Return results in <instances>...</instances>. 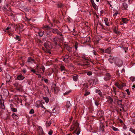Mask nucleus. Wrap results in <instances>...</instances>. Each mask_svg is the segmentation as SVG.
Wrapping results in <instances>:
<instances>
[{"instance_id": "obj_1", "label": "nucleus", "mask_w": 135, "mask_h": 135, "mask_svg": "<svg viewBox=\"0 0 135 135\" xmlns=\"http://www.w3.org/2000/svg\"><path fill=\"white\" fill-rule=\"evenodd\" d=\"M14 86L16 87V90L19 91H21L23 88L22 85L19 84L18 81H16L13 84Z\"/></svg>"}, {"instance_id": "obj_2", "label": "nucleus", "mask_w": 135, "mask_h": 135, "mask_svg": "<svg viewBox=\"0 0 135 135\" xmlns=\"http://www.w3.org/2000/svg\"><path fill=\"white\" fill-rule=\"evenodd\" d=\"M115 63L118 66L120 67L122 66L123 65V61L121 59L117 58L115 59Z\"/></svg>"}, {"instance_id": "obj_3", "label": "nucleus", "mask_w": 135, "mask_h": 135, "mask_svg": "<svg viewBox=\"0 0 135 135\" xmlns=\"http://www.w3.org/2000/svg\"><path fill=\"white\" fill-rule=\"evenodd\" d=\"M115 85L117 86L119 89H122L124 86H126V84L125 83H123L121 82L120 83H116L115 84Z\"/></svg>"}, {"instance_id": "obj_4", "label": "nucleus", "mask_w": 135, "mask_h": 135, "mask_svg": "<svg viewBox=\"0 0 135 135\" xmlns=\"http://www.w3.org/2000/svg\"><path fill=\"white\" fill-rule=\"evenodd\" d=\"M112 76L110 74L108 73H106L105 74V76L104 79L105 81H106L110 80Z\"/></svg>"}, {"instance_id": "obj_5", "label": "nucleus", "mask_w": 135, "mask_h": 135, "mask_svg": "<svg viewBox=\"0 0 135 135\" xmlns=\"http://www.w3.org/2000/svg\"><path fill=\"white\" fill-rule=\"evenodd\" d=\"M70 56L68 54H66L65 56H63L62 58H63V61L65 62H68V59Z\"/></svg>"}, {"instance_id": "obj_6", "label": "nucleus", "mask_w": 135, "mask_h": 135, "mask_svg": "<svg viewBox=\"0 0 135 135\" xmlns=\"http://www.w3.org/2000/svg\"><path fill=\"white\" fill-rule=\"evenodd\" d=\"M42 104V103L40 101H37L36 103L35 106L38 108H39L41 107Z\"/></svg>"}, {"instance_id": "obj_7", "label": "nucleus", "mask_w": 135, "mask_h": 135, "mask_svg": "<svg viewBox=\"0 0 135 135\" xmlns=\"http://www.w3.org/2000/svg\"><path fill=\"white\" fill-rule=\"evenodd\" d=\"M27 62L31 63L35 62V60L34 59H32L31 57H29L28 58L27 60Z\"/></svg>"}, {"instance_id": "obj_8", "label": "nucleus", "mask_w": 135, "mask_h": 135, "mask_svg": "<svg viewBox=\"0 0 135 135\" xmlns=\"http://www.w3.org/2000/svg\"><path fill=\"white\" fill-rule=\"evenodd\" d=\"M25 77L21 75H19L17 76V79L19 80H22L24 79Z\"/></svg>"}, {"instance_id": "obj_9", "label": "nucleus", "mask_w": 135, "mask_h": 135, "mask_svg": "<svg viewBox=\"0 0 135 135\" xmlns=\"http://www.w3.org/2000/svg\"><path fill=\"white\" fill-rule=\"evenodd\" d=\"M104 113L103 111L100 110H99L97 114L100 117H102L104 114Z\"/></svg>"}, {"instance_id": "obj_10", "label": "nucleus", "mask_w": 135, "mask_h": 135, "mask_svg": "<svg viewBox=\"0 0 135 135\" xmlns=\"http://www.w3.org/2000/svg\"><path fill=\"white\" fill-rule=\"evenodd\" d=\"M122 20L124 23L126 24L128 21V20L126 18H122Z\"/></svg>"}, {"instance_id": "obj_11", "label": "nucleus", "mask_w": 135, "mask_h": 135, "mask_svg": "<svg viewBox=\"0 0 135 135\" xmlns=\"http://www.w3.org/2000/svg\"><path fill=\"white\" fill-rule=\"evenodd\" d=\"M11 79V76L8 74H7L6 75V80L7 82H9Z\"/></svg>"}, {"instance_id": "obj_12", "label": "nucleus", "mask_w": 135, "mask_h": 135, "mask_svg": "<svg viewBox=\"0 0 135 135\" xmlns=\"http://www.w3.org/2000/svg\"><path fill=\"white\" fill-rule=\"evenodd\" d=\"M108 60L110 63H113L114 61V57L112 56H111Z\"/></svg>"}, {"instance_id": "obj_13", "label": "nucleus", "mask_w": 135, "mask_h": 135, "mask_svg": "<svg viewBox=\"0 0 135 135\" xmlns=\"http://www.w3.org/2000/svg\"><path fill=\"white\" fill-rule=\"evenodd\" d=\"M108 101L109 104H112L113 102V99L110 96L108 97Z\"/></svg>"}, {"instance_id": "obj_14", "label": "nucleus", "mask_w": 135, "mask_h": 135, "mask_svg": "<svg viewBox=\"0 0 135 135\" xmlns=\"http://www.w3.org/2000/svg\"><path fill=\"white\" fill-rule=\"evenodd\" d=\"M111 49L110 48H108L105 50V53L110 54L111 52Z\"/></svg>"}, {"instance_id": "obj_15", "label": "nucleus", "mask_w": 135, "mask_h": 135, "mask_svg": "<svg viewBox=\"0 0 135 135\" xmlns=\"http://www.w3.org/2000/svg\"><path fill=\"white\" fill-rule=\"evenodd\" d=\"M83 86H84V87L83 88V90H84V89L85 90V91H87V88H88V85L86 84V83H84L83 84Z\"/></svg>"}, {"instance_id": "obj_16", "label": "nucleus", "mask_w": 135, "mask_h": 135, "mask_svg": "<svg viewBox=\"0 0 135 135\" xmlns=\"http://www.w3.org/2000/svg\"><path fill=\"white\" fill-rule=\"evenodd\" d=\"M78 76L77 75H76L73 77V79L74 81H76L78 80Z\"/></svg>"}, {"instance_id": "obj_17", "label": "nucleus", "mask_w": 135, "mask_h": 135, "mask_svg": "<svg viewBox=\"0 0 135 135\" xmlns=\"http://www.w3.org/2000/svg\"><path fill=\"white\" fill-rule=\"evenodd\" d=\"M12 118L15 119H16L17 118V117H18L17 115L15 113H13L12 114Z\"/></svg>"}, {"instance_id": "obj_18", "label": "nucleus", "mask_w": 135, "mask_h": 135, "mask_svg": "<svg viewBox=\"0 0 135 135\" xmlns=\"http://www.w3.org/2000/svg\"><path fill=\"white\" fill-rule=\"evenodd\" d=\"M66 49L69 53L71 52L72 51V48L68 46L66 47Z\"/></svg>"}, {"instance_id": "obj_19", "label": "nucleus", "mask_w": 135, "mask_h": 135, "mask_svg": "<svg viewBox=\"0 0 135 135\" xmlns=\"http://www.w3.org/2000/svg\"><path fill=\"white\" fill-rule=\"evenodd\" d=\"M117 104L121 106L122 105V100H117Z\"/></svg>"}, {"instance_id": "obj_20", "label": "nucleus", "mask_w": 135, "mask_h": 135, "mask_svg": "<svg viewBox=\"0 0 135 135\" xmlns=\"http://www.w3.org/2000/svg\"><path fill=\"white\" fill-rule=\"evenodd\" d=\"M104 126L103 124H101L100 126V129L102 131V132L103 131L104 129Z\"/></svg>"}, {"instance_id": "obj_21", "label": "nucleus", "mask_w": 135, "mask_h": 135, "mask_svg": "<svg viewBox=\"0 0 135 135\" xmlns=\"http://www.w3.org/2000/svg\"><path fill=\"white\" fill-rule=\"evenodd\" d=\"M43 99L45 101L46 103H47L49 101V99L47 97H44L43 98Z\"/></svg>"}, {"instance_id": "obj_22", "label": "nucleus", "mask_w": 135, "mask_h": 135, "mask_svg": "<svg viewBox=\"0 0 135 135\" xmlns=\"http://www.w3.org/2000/svg\"><path fill=\"white\" fill-rule=\"evenodd\" d=\"M93 8L96 10H97L98 9V7L95 3H93L92 4Z\"/></svg>"}, {"instance_id": "obj_23", "label": "nucleus", "mask_w": 135, "mask_h": 135, "mask_svg": "<svg viewBox=\"0 0 135 135\" xmlns=\"http://www.w3.org/2000/svg\"><path fill=\"white\" fill-rule=\"evenodd\" d=\"M51 124V123L50 121H47L46 122V125L47 127H49Z\"/></svg>"}, {"instance_id": "obj_24", "label": "nucleus", "mask_w": 135, "mask_h": 135, "mask_svg": "<svg viewBox=\"0 0 135 135\" xmlns=\"http://www.w3.org/2000/svg\"><path fill=\"white\" fill-rule=\"evenodd\" d=\"M44 31H40V32H38V35L40 36L41 37H42V36H43L44 35Z\"/></svg>"}, {"instance_id": "obj_25", "label": "nucleus", "mask_w": 135, "mask_h": 135, "mask_svg": "<svg viewBox=\"0 0 135 135\" xmlns=\"http://www.w3.org/2000/svg\"><path fill=\"white\" fill-rule=\"evenodd\" d=\"M123 6L124 8L126 9L128 7L127 4L126 3H123Z\"/></svg>"}, {"instance_id": "obj_26", "label": "nucleus", "mask_w": 135, "mask_h": 135, "mask_svg": "<svg viewBox=\"0 0 135 135\" xmlns=\"http://www.w3.org/2000/svg\"><path fill=\"white\" fill-rule=\"evenodd\" d=\"M11 110L13 112H17V109L16 108L11 107Z\"/></svg>"}, {"instance_id": "obj_27", "label": "nucleus", "mask_w": 135, "mask_h": 135, "mask_svg": "<svg viewBox=\"0 0 135 135\" xmlns=\"http://www.w3.org/2000/svg\"><path fill=\"white\" fill-rule=\"evenodd\" d=\"M130 80L132 82H133L135 81V77L131 76L130 78Z\"/></svg>"}, {"instance_id": "obj_28", "label": "nucleus", "mask_w": 135, "mask_h": 135, "mask_svg": "<svg viewBox=\"0 0 135 135\" xmlns=\"http://www.w3.org/2000/svg\"><path fill=\"white\" fill-rule=\"evenodd\" d=\"M129 131L135 134V129H133L132 128H130Z\"/></svg>"}, {"instance_id": "obj_29", "label": "nucleus", "mask_w": 135, "mask_h": 135, "mask_svg": "<svg viewBox=\"0 0 135 135\" xmlns=\"http://www.w3.org/2000/svg\"><path fill=\"white\" fill-rule=\"evenodd\" d=\"M58 8H61L62 6V4L61 3H58L57 4Z\"/></svg>"}, {"instance_id": "obj_30", "label": "nucleus", "mask_w": 135, "mask_h": 135, "mask_svg": "<svg viewBox=\"0 0 135 135\" xmlns=\"http://www.w3.org/2000/svg\"><path fill=\"white\" fill-rule=\"evenodd\" d=\"M58 30L57 29H53L52 31V32L54 33H57V32Z\"/></svg>"}, {"instance_id": "obj_31", "label": "nucleus", "mask_w": 135, "mask_h": 135, "mask_svg": "<svg viewBox=\"0 0 135 135\" xmlns=\"http://www.w3.org/2000/svg\"><path fill=\"white\" fill-rule=\"evenodd\" d=\"M71 105V104L69 102H67L66 106L67 108H69Z\"/></svg>"}, {"instance_id": "obj_32", "label": "nucleus", "mask_w": 135, "mask_h": 135, "mask_svg": "<svg viewBox=\"0 0 135 135\" xmlns=\"http://www.w3.org/2000/svg\"><path fill=\"white\" fill-rule=\"evenodd\" d=\"M90 92L87 91H85V92L84 94V95L86 96L89 95L90 94Z\"/></svg>"}, {"instance_id": "obj_33", "label": "nucleus", "mask_w": 135, "mask_h": 135, "mask_svg": "<svg viewBox=\"0 0 135 135\" xmlns=\"http://www.w3.org/2000/svg\"><path fill=\"white\" fill-rule=\"evenodd\" d=\"M15 38L17 40H18V41H20L21 40L20 37L19 36H18L17 35H16V37H15Z\"/></svg>"}, {"instance_id": "obj_34", "label": "nucleus", "mask_w": 135, "mask_h": 135, "mask_svg": "<svg viewBox=\"0 0 135 135\" xmlns=\"http://www.w3.org/2000/svg\"><path fill=\"white\" fill-rule=\"evenodd\" d=\"M95 103L96 106H98L100 104V103L99 101H95Z\"/></svg>"}, {"instance_id": "obj_35", "label": "nucleus", "mask_w": 135, "mask_h": 135, "mask_svg": "<svg viewBox=\"0 0 135 135\" xmlns=\"http://www.w3.org/2000/svg\"><path fill=\"white\" fill-rule=\"evenodd\" d=\"M44 28L47 30H49L50 29V27L48 26L47 25L44 26Z\"/></svg>"}, {"instance_id": "obj_36", "label": "nucleus", "mask_w": 135, "mask_h": 135, "mask_svg": "<svg viewBox=\"0 0 135 135\" xmlns=\"http://www.w3.org/2000/svg\"><path fill=\"white\" fill-rule=\"evenodd\" d=\"M61 70L62 71L63 70H65V68L64 66H61L60 67Z\"/></svg>"}, {"instance_id": "obj_37", "label": "nucleus", "mask_w": 135, "mask_h": 135, "mask_svg": "<svg viewBox=\"0 0 135 135\" xmlns=\"http://www.w3.org/2000/svg\"><path fill=\"white\" fill-rule=\"evenodd\" d=\"M34 113V111L33 109H31L29 112V113L31 114H32Z\"/></svg>"}, {"instance_id": "obj_38", "label": "nucleus", "mask_w": 135, "mask_h": 135, "mask_svg": "<svg viewBox=\"0 0 135 135\" xmlns=\"http://www.w3.org/2000/svg\"><path fill=\"white\" fill-rule=\"evenodd\" d=\"M56 38L54 37L53 38V41L56 44H57V42H56Z\"/></svg>"}, {"instance_id": "obj_39", "label": "nucleus", "mask_w": 135, "mask_h": 135, "mask_svg": "<svg viewBox=\"0 0 135 135\" xmlns=\"http://www.w3.org/2000/svg\"><path fill=\"white\" fill-rule=\"evenodd\" d=\"M78 45V43L77 42H76L75 43V47L76 49V50L77 49Z\"/></svg>"}, {"instance_id": "obj_40", "label": "nucleus", "mask_w": 135, "mask_h": 135, "mask_svg": "<svg viewBox=\"0 0 135 135\" xmlns=\"http://www.w3.org/2000/svg\"><path fill=\"white\" fill-rule=\"evenodd\" d=\"M92 74V73L91 71H89L87 73V75L89 76L91 75Z\"/></svg>"}, {"instance_id": "obj_41", "label": "nucleus", "mask_w": 135, "mask_h": 135, "mask_svg": "<svg viewBox=\"0 0 135 135\" xmlns=\"http://www.w3.org/2000/svg\"><path fill=\"white\" fill-rule=\"evenodd\" d=\"M52 131L51 130H50L48 134L49 135H51L52 134Z\"/></svg>"}, {"instance_id": "obj_42", "label": "nucleus", "mask_w": 135, "mask_h": 135, "mask_svg": "<svg viewBox=\"0 0 135 135\" xmlns=\"http://www.w3.org/2000/svg\"><path fill=\"white\" fill-rule=\"evenodd\" d=\"M70 91H67L64 93V95H67L70 93Z\"/></svg>"}, {"instance_id": "obj_43", "label": "nucleus", "mask_w": 135, "mask_h": 135, "mask_svg": "<svg viewBox=\"0 0 135 135\" xmlns=\"http://www.w3.org/2000/svg\"><path fill=\"white\" fill-rule=\"evenodd\" d=\"M73 54L75 56H76L78 57V54H77L76 51H75V52H74Z\"/></svg>"}, {"instance_id": "obj_44", "label": "nucleus", "mask_w": 135, "mask_h": 135, "mask_svg": "<svg viewBox=\"0 0 135 135\" xmlns=\"http://www.w3.org/2000/svg\"><path fill=\"white\" fill-rule=\"evenodd\" d=\"M40 69H41L42 70V71L43 73H44L45 72V68L43 66H42V67L41 68H40Z\"/></svg>"}, {"instance_id": "obj_45", "label": "nucleus", "mask_w": 135, "mask_h": 135, "mask_svg": "<svg viewBox=\"0 0 135 135\" xmlns=\"http://www.w3.org/2000/svg\"><path fill=\"white\" fill-rule=\"evenodd\" d=\"M54 90L55 91V92H56V91H59V89L58 88H54Z\"/></svg>"}, {"instance_id": "obj_46", "label": "nucleus", "mask_w": 135, "mask_h": 135, "mask_svg": "<svg viewBox=\"0 0 135 135\" xmlns=\"http://www.w3.org/2000/svg\"><path fill=\"white\" fill-rule=\"evenodd\" d=\"M116 89L114 87H113V92L114 93L115 95H116Z\"/></svg>"}, {"instance_id": "obj_47", "label": "nucleus", "mask_w": 135, "mask_h": 135, "mask_svg": "<svg viewBox=\"0 0 135 135\" xmlns=\"http://www.w3.org/2000/svg\"><path fill=\"white\" fill-rule=\"evenodd\" d=\"M126 91L128 95H130V93L129 92V90L128 89H127L126 90Z\"/></svg>"}, {"instance_id": "obj_48", "label": "nucleus", "mask_w": 135, "mask_h": 135, "mask_svg": "<svg viewBox=\"0 0 135 135\" xmlns=\"http://www.w3.org/2000/svg\"><path fill=\"white\" fill-rule=\"evenodd\" d=\"M112 129L114 131H117L118 130L117 128L114 127H112Z\"/></svg>"}, {"instance_id": "obj_49", "label": "nucleus", "mask_w": 135, "mask_h": 135, "mask_svg": "<svg viewBox=\"0 0 135 135\" xmlns=\"http://www.w3.org/2000/svg\"><path fill=\"white\" fill-rule=\"evenodd\" d=\"M90 64V62L88 61H87L86 62H85V64H84L86 65H88Z\"/></svg>"}, {"instance_id": "obj_50", "label": "nucleus", "mask_w": 135, "mask_h": 135, "mask_svg": "<svg viewBox=\"0 0 135 135\" xmlns=\"http://www.w3.org/2000/svg\"><path fill=\"white\" fill-rule=\"evenodd\" d=\"M75 128V126L74 125H73L70 128V129H71V130H73Z\"/></svg>"}, {"instance_id": "obj_51", "label": "nucleus", "mask_w": 135, "mask_h": 135, "mask_svg": "<svg viewBox=\"0 0 135 135\" xmlns=\"http://www.w3.org/2000/svg\"><path fill=\"white\" fill-rule=\"evenodd\" d=\"M114 32L116 33H119V32L115 28L114 29Z\"/></svg>"}, {"instance_id": "obj_52", "label": "nucleus", "mask_w": 135, "mask_h": 135, "mask_svg": "<svg viewBox=\"0 0 135 135\" xmlns=\"http://www.w3.org/2000/svg\"><path fill=\"white\" fill-rule=\"evenodd\" d=\"M47 43H45L44 44V46H45V47L46 48H47Z\"/></svg>"}, {"instance_id": "obj_53", "label": "nucleus", "mask_w": 135, "mask_h": 135, "mask_svg": "<svg viewBox=\"0 0 135 135\" xmlns=\"http://www.w3.org/2000/svg\"><path fill=\"white\" fill-rule=\"evenodd\" d=\"M98 94L101 97L103 95L101 91L99 92L98 93Z\"/></svg>"}, {"instance_id": "obj_54", "label": "nucleus", "mask_w": 135, "mask_h": 135, "mask_svg": "<svg viewBox=\"0 0 135 135\" xmlns=\"http://www.w3.org/2000/svg\"><path fill=\"white\" fill-rule=\"evenodd\" d=\"M118 14V12L117 11L113 15L114 16H116Z\"/></svg>"}, {"instance_id": "obj_55", "label": "nucleus", "mask_w": 135, "mask_h": 135, "mask_svg": "<svg viewBox=\"0 0 135 135\" xmlns=\"http://www.w3.org/2000/svg\"><path fill=\"white\" fill-rule=\"evenodd\" d=\"M93 53L95 55H96L97 54L96 52L94 50L93 51Z\"/></svg>"}, {"instance_id": "obj_56", "label": "nucleus", "mask_w": 135, "mask_h": 135, "mask_svg": "<svg viewBox=\"0 0 135 135\" xmlns=\"http://www.w3.org/2000/svg\"><path fill=\"white\" fill-rule=\"evenodd\" d=\"M44 81H45V83H48L49 81L47 79H44Z\"/></svg>"}, {"instance_id": "obj_57", "label": "nucleus", "mask_w": 135, "mask_h": 135, "mask_svg": "<svg viewBox=\"0 0 135 135\" xmlns=\"http://www.w3.org/2000/svg\"><path fill=\"white\" fill-rule=\"evenodd\" d=\"M31 71L33 72V73H35L36 72V71L33 69H31Z\"/></svg>"}, {"instance_id": "obj_58", "label": "nucleus", "mask_w": 135, "mask_h": 135, "mask_svg": "<svg viewBox=\"0 0 135 135\" xmlns=\"http://www.w3.org/2000/svg\"><path fill=\"white\" fill-rule=\"evenodd\" d=\"M61 33V32H60L59 31H58L57 32V35H60V34Z\"/></svg>"}, {"instance_id": "obj_59", "label": "nucleus", "mask_w": 135, "mask_h": 135, "mask_svg": "<svg viewBox=\"0 0 135 135\" xmlns=\"http://www.w3.org/2000/svg\"><path fill=\"white\" fill-rule=\"evenodd\" d=\"M22 71L23 73L24 74L26 72V70L25 69H23Z\"/></svg>"}, {"instance_id": "obj_60", "label": "nucleus", "mask_w": 135, "mask_h": 135, "mask_svg": "<svg viewBox=\"0 0 135 135\" xmlns=\"http://www.w3.org/2000/svg\"><path fill=\"white\" fill-rule=\"evenodd\" d=\"M108 21V19L107 18H105L104 19V21H105V23H106V22H107Z\"/></svg>"}, {"instance_id": "obj_61", "label": "nucleus", "mask_w": 135, "mask_h": 135, "mask_svg": "<svg viewBox=\"0 0 135 135\" xmlns=\"http://www.w3.org/2000/svg\"><path fill=\"white\" fill-rule=\"evenodd\" d=\"M95 91L96 92L98 93L100 91V90L96 89Z\"/></svg>"}, {"instance_id": "obj_62", "label": "nucleus", "mask_w": 135, "mask_h": 135, "mask_svg": "<svg viewBox=\"0 0 135 135\" xmlns=\"http://www.w3.org/2000/svg\"><path fill=\"white\" fill-rule=\"evenodd\" d=\"M35 0H28L29 2H34Z\"/></svg>"}, {"instance_id": "obj_63", "label": "nucleus", "mask_w": 135, "mask_h": 135, "mask_svg": "<svg viewBox=\"0 0 135 135\" xmlns=\"http://www.w3.org/2000/svg\"><path fill=\"white\" fill-rule=\"evenodd\" d=\"M90 2L92 4H93V3H95L94 2L93 0H90Z\"/></svg>"}, {"instance_id": "obj_64", "label": "nucleus", "mask_w": 135, "mask_h": 135, "mask_svg": "<svg viewBox=\"0 0 135 135\" xmlns=\"http://www.w3.org/2000/svg\"><path fill=\"white\" fill-rule=\"evenodd\" d=\"M55 108L53 109L52 110V112L53 113H55Z\"/></svg>"}]
</instances>
